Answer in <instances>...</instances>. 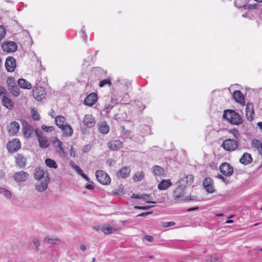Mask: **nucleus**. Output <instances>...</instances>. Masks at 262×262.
<instances>
[{"mask_svg":"<svg viewBox=\"0 0 262 262\" xmlns=\"http://www.w3.org/2000/svg\"><path fill=\"white\" fill-rule=\"evenodd\" d=\"M223 117L233 125H238L243 122V120L242 117L234 110H225L224 112Z\"/></svg>","mask_w":262,"mask_h":262,"instance_id":"1","label":"nucleus"},{"mask_svg":"<svg viewBox=\"0 0 262 262\" xmlns=\"http://www.w3.org/2000/svg\"><path fill=\"white\" fill-rule=\"evenodd\" d=\"M188 181H177L176 188L173 191V198L176 201H184L186 185Z\"/></svg>","mask_w":262,"mask_h":262,"instance_id":"2","label":"nucleus"},{"mask_svg":"<svg viewBox=\"0 0 262 262\" xmlns=\"http://www.w3.org/2000/svg\"><path fill=\"white\" fill-rule=\"evenodd\" d=\"M222 146L226 151H232L237 148L238 143L234 139H227L223 141Z\"/></svg>","mask_w":262,"mask_h":262,"instance_id":"3","label":"nucleus"},{"mask_svg":"<svg viewBox=\"0 0 262 262\" xmlns=\"http://www.w3.org/2000/svg\"><path fill=\"white\" fill-rule=\"evenodd\" d=\"M34 132L38 138L39 146L42 148H47L50 145V142L48 138L42 136V132L38 128L35 129Z\"/></svg>","mask_w":262,"mask_h":262,"instance_id":"4","label":"nucleus"},{"mask_svg":"<svg viewBox=\"0 0 262 262\" xmlns=\"http://www.w3.org/2000/svg\"><path fill=\"white\" fill-rule=\"evenodd\" d=\"M33 97L37 101H41L46 97V89L42 86H36L32 91Z\"/></svg>","mask_w":262,"mask_h":262,"instance_id":"5","label":"nucleus"},{"mask_svg":"<svg viewBox=\"0 0 262 262\" xmlns=\"http://www.w3.org/2000/svg\"><path fill=\"white\" fill-rule=\"evenodd\" d=\"M8 89L10 93L14 97L19 95V89L16 84L15 80L13 78H8L7 81Z\"/></svg>","mask_w":262,"mask_h":262,"instance_id":"6","label":"nucleus"},{"mask_svg":"<svg viewBox=\"0 0 262 262\" xmlns=\"http://www.w3.org/2000/svg\"><path fill=\"white\" fill-rule=\"evenodd\" d=\"M221 172L225 176L229 177L233 173V167L229 163H223L220 166Z\"/></svg>","mask_w":262,"mask_h":262,"instance_id":"7","label":"nucleus"},{"mask_svg":"<svg viewBox=\"0 0 262 262\" xmlns=\"http://www.w3.org/2000/svg\"><path fill=\"white\" fill-rule=\"evenodd\" d=\"M5 66L8 72H14L16 67V62L15 58L12 56L8 57L6 59Z\"/></svg>","mask_w":262,"mask_h":262,"instance_id":"8","label":"nucleus"},{"mask_svg":"<svg viewBox=\"0 0 262 262\" xmlns=\"http://www.w3.org/2000/svg\"><path fill=\"white\" fill-rule=\"evenodd\" d=\"M21 146V143L18 139H14L12 141H9L7 148L10 152H13L18 150Z\"/></svg>","mask_w":262,"mask_h":262,"instance_id":"9","label":"nucleus"},{"mask_svg":"<svg viewBox=\"0 0 262 262\" xmlns=\"http://www.w3.org/2000/svg\"><path fill=\"white\" fill-rule=\"evenodd\" d=\"M17 48L16 43L14 41L5 42L2 45L3 50L7 52H14Z\"/></svg>","mask_w":262,"mask_h":262,"instance_id":"10","label":"nucleus"},{"mask_svg":"<svg viewBox=\"0 0 262 262\" xmlns=\"http://www.w3.org/2000/svg\"><path fill=\"white\" fill-rule=\"evenodd\" d=\"M22 130L24 137L27 138H30L35 130L33 127L26 121L23 123Z\"/></svg>","mask_w":262,"mask_h":262,"instance_id":"11","label":"nucleus"},{"mask_svg":"<svg viewBox=\"0 0 262 262\" xmlns=\"http://www.w3.org/2000/svg\"><path fill=\"white\" fill-rule=\"evenodd\" d=\"M83 125L86 128H91L95 125L94 118L91 115H86L82 121Z\"/></svg>","mask_w":262,"mask_h":262,"instance_id":"12","label":"nucleus"},{"mask_svg":"<svg viewBox=\"0 0 262 262\" xmlns=\"http://www.w3.org/2000/svg\"><path fill=\"white\" fill-rule=\"evenodd\" d=\"M97 100V95L96 93H92L89 94L84 99V103L89 106L94 105Z\"/></svg>","mask_w":262,"mask_h":262,"instance_id":"13","label":"nucleus"},{"mask_svg":"<svg viewBox=\"0 0 262 262\" xmlns=\"http://www.w3.org/2000/svg\"><path fill=\"white\" fill-rule=\"evenodd\" d=\"M123 142L120 140H115L110 141L107 143L108 147L113 150H117L122 147Z\"/></svg>","mask_w":262,"mask_h":262,"instance_id":"14","label":"nucleus"},{"mask_svg":"<svg viewBox=\"0 0 262 262\" xmlns=\"http://www.w3.org/2000/svg\"><path fill=\"white\" fill-rule=\"evenodd\" d=\"M19 124L16 121L12 122L8 126V132L10 135H15L19 129Z\"/></svg>","mask_w":262,"mask_h":262,"instance_id":"15","label":"nucleus"},{"mask_svg":"<svg viewBox=\"0 0 262 262\" xmlns=\"http://www.w3.org/2000/svg\"><path fill=\"white\" fill-rule=\"evenodd\" d=\"M2 102L3 106L9 110H11L14 106L13 101L6 95L3 96V98L2 99Z\"/></svg>","mask_w":262,"mask_h":262,"instance_id":"16","label":"nucleus"},{"mask_svg":"<svg viewBox=\"0 0 262 262\" xmlns=\"http://www.w3.org/2000/svg\"><path fill=\"white\" fill-rule=\"evenodd\" d=\"M253 160L252 157L250 154L245 152L243 154L239 159V162L245 165H247L252 163Z\"/></svg>","mask_w":262,"mask_h":262,"instance_id":"17","label":"nucleus"},{"mask_svg":"<svg viewBox=\"0 0 262 262\" xmlns=\"http://www.w3.org/2000/svg\"><path fill=\"white\" fill-rule=\"evenodd\" d=\"M95 176L97 180H111V178L108 174L101 170H97Z\"/></svg>","mask_w":262,"mask_h":262,"instance_id":"18","label":"nucleus"},{"mask_svg":"<svg viewBox=\"0 0 262 262\" xmlns=\"http://www.w3.org/2000/svg\"><path fill=\"white\" fill-rule=\"evenodd\" d=\"M203 185L204 188L208 193H212L215 190L214 187L213 181H203Z\"/></svg>","mask_w":262,"mask_h":262,"instance_id":"19","label":"nucleus"},{"mask_svg":"<svg viewBox=\"0 0 262 262\" xmlns=\"http://www.w3.org/2000/svg\"><path fill=\"white\" fill-rule=\"evenodd\" d=\"M94 229L97 231L100 230L105 234H111L116 230L115 228L109 225L101 227L99 228L94 227Z\"/></svg>","mask_w":262,"mask_h":262,"instance_id":"20","label":"nucleus"},{"mask_svg":"<svg viewBox=\"0 0 262 262\" xmlns=\"http://www.w3.org/2000/svg\"><path fill=\"white\" fill-rule=\"evenodd\" d=\"M233 97L236 102L242 104H245L244 96L240 91H235L233 94Z\"/></svg>","mask_w":262,"mask_h":262,"instance_id":"21","label":"nucleus"},{"mask_svg":"<svg viewBox=\"0 0 262 262\" xmlns=\"http://www.w3.org/2000/svg\"><path fill=\"white\" fill-rule=\"evenodd\" d=\"M60 129L63 132L64 135L67 137H71L73 134V130L71 126L67 123L65 124Z\"/></svg>","mask_w":262,"mask_h":262,"instance_id":"22","label":"nucleus"},{"mask_svg":"<svg viewBox=\"0 0 262 262\" xmlns=\"http://www.w3.org/2000/svg\"><path fill=\"white\" fill-rule=\"evenodd\" d=\"M29 178V174L24 171L16 172L14 176V180H26Z\"/></svg>","mask_w":262,"mask_h":262,"instance_id":"23","label":"nucleus"},{"mask_svg":"<svg viewBox=\"0 0 262 262\" xmlns=\"http://www.w3.org/2000/svg\"><path fill=\"white\" fill-rule=\"evenodd\" d=\"M48 185V181H38L35 185V188L38 191L42 192L47 188Z\"/></svg>","mask_w":262,"mask_h":262,"instance_id":"24","label":"nucleus"},{"mask_svg":"<svg viewBox=\"0 0 262 262\" xmlns=\"http://www.w3.org/2000/svg\"><path fill=\"white\" fill-rule=\"evenodd\" d=\"M130 172V168L128 167H124L121 169L117 173V176L121 178H126L129 174Z\"/></svg>","mask_w":262,"mask_h":262,"instance_id":"25","label":"nucleus"},{"mask_svg":"<svg viewBox=\"0 0 262 262\" xmlns=\"http://www.w3.org/2000/svg\"><path fill=\"white\" fill-rule=\"evenodd\" d=\"M238 1H239V0H235V3H234L235 6L237 8H243L244 9H256V8H257V4L248 5L246 4V1L244 2V4L243 5H238Z\"/></svg>","mask_w":262,"mask_h":262,"instance_id":"26","label":"nucleus"},{"mask_svg":"<svg viewBox=\"0 0 262 262\" xmlns=\"http://www.w3.org/2000/svg\"><path fill=\"white\" fill-rule=\"evenodd\" d=\"M55 121L56 125L60 128L65 125L66 123V119L65 118L61 115H59L55 118Z\"/></svg>","mask_w":262,"mask_h":262,"instance_id":"27","label":"nucleus"},{"mask_svg":"<svg viewBox=\"0 0 262 262\" xmlns=\"http://www.w3.org/2000/svg\"><path fill=\"white\" fill-rule=\"evenodd\" d=\"M17 164L21 167H24L26 165V159L21 154H17L16 157Z\"/></svg>","mask_w":262,"mask_h":262,"instance_id":"28","label":"nucleus"},{"mask_svg":"<svg viewBox=\"0 0 262 262\" xmlns=\"http://www.w3.org/2000/svg\"><path fill=\"white\" fill-rule=\"evenodd\" d=\"M18 85L23 89H31L32 85L30 82L27 81L25 79H19L18 80Z\"/></svg>","mask_w":262,"mask_h":262,"instance_id":"29","label":"nucleus"},{"mask_svg":"<svg viewBox=\"0 0 262 262\" xmlns=\"http://www.w3.org/2000/svg\"><path fill=\"white\" fill-rule=\"evenodd\" d=\"M45 175L44 171L40 167L35 168L34 172L35 179L36 180H40Z\"/></svg>","mask_w":262,"mask_h":262,"instance_id":"30","label":"nucleus"},{"mask_svg":"<svg viewBox=\"0 0 262 262\" xmlns=\"http://www.w3.org/2000/svg\"><path fill=\"white\" fill-rule=\"evenodd\" d=\"M172 185L171 181H161L158 184V188L160 190H166Z\"/></svg>","mask_w":262,"mask_h":262,"instance_id":"31","label":"nucleus"},{"mask_svg":"<svg viewBox=\"0 0 262 262\" xmlns=\"http://www.w3.org/2000/svg\"><path fill=\"white\" fill-rule=\"evenodd\" d=\"M45 242L48 244H59L60 243V240L56 237H46L45 238Z\"/></svg>","mask_w":262,"mask_h":262,"instance_id":"32","label":"nucleus"},{"mask_svg":"<svg viewBox=\"0 0 262 262\" xmlns=\"http://www.w3.org/2000/svg\"><path fill=\"white\" fill-rule=\"evenodd\" d=\"M99 130L103 134H106L110 130V127L105 122H102L100 124Z\"/></svg>","mask_w":262,"mask_h":262,"instance_id":"33","label":"nucleus"},{"mask_svg":"<svg viewBox=\"0 0 262 262\" xmlns=\"http://www.w3.org/2000/svg\"><path fill=\"white\" fill-rule=\"evenodd\" d=\"M0 194H3L7 199H10L12 196L11 192L9 190L2 187H0Z\"/></svg>","mask_w":262,"mask_h":262,"instance_id":"34","label":"nucleus"},{"mask_svg":"<svg viewBox=\"0 0 262 262\" xmlns=\"http://www.w3.org/2000/svg\"><path fill=\"white\" fill-rule=\"evenodd\" d=\"M46 165L50 168H56L57 165L55 161L51 159H47L45 161Z\"/></svg>","mask_w":262,"mask_h":262,"instance_id":"35","label":"nucleus"},{"mask_svg":"<svg viewBox=\"0 0 262 262\" xmlns=\"http://www.w3.org/2000/svg\"><path fill=\"white\" fill-rule=\"evenodd\" d=\"M113 192L116 195H121L125 193V190H124L123 186L121 185L114 189Z\"/></svg>","mask_w":262,"mask_h":262,"instance_id":"36","label":"nucleus"},{"mask_svg":"<svg viewBox=\"0 0 262 262\" xmlns=\"http://www.w3.org/2000/svg\"><path fill=\"white\" fill-rule=\"evenodd\" d=\"M154 173L157 176H160L164 173V169L160 166H155L153 167Z\"/></svg>","mask_w":262,"mask_h":262,"instance_id":"37","label":"nucleus"},{"mask_svg":"<svg viewBox=\"0 0 262 262\" xmlns=\"http://www.w3.org/2000/svg\"><path fill=\"white\" fill-rule=\"evenodd\" d=\"M229 132L233 135L235 140H236L237 141L240 140V134L237 129L233 128L230 129Z\"/></svg>","mask_w":262,"mask_h":262,"instance_id":"38","label":"nucleus"},{"mask_svg":"<svg viewBox=\"0 0 262 262\" xmlns=\"http://www.w3.org/2000/svg\"><path fill=\"white\" fill-rule=\"evenodd\" d=\"M142 129L141 130V133L143 135H145L146 134H149L150 132V128L149 126L146 125H144L141 126Z\"/></svg>","mask_w":262,"mask_h":262,"instance_id":"39","label":"nucleus"},{"mask_svg":"<svg viewBox=\"0 0 262 262\" xmlns=\"http://www.w3.org/2000/svg\"><path fill=\"white\" fill-rule=\"evenodd\" d=\"M144 178V174L142 171L137 172L133 177L134 180H141Z\"/></svg>","mask_w":262,"mask_h":262,"instance_id":"40","label":"nucleus"},{"mask_svg":"<svg viewBox=\"0 0 262 262\" xmlns=\"http://www.w3.org/2000/svg\"><path fill=\"white\" fill-rule=\"evenodd\" d=\"M32 117L36 121H38L40 119V116L38 112L34 109L32 110Z\"/></svg>","mask_w":262,"mask_h":262,"instance_id":"41","label":"nucleus"},{"mask_svg":"<svg viewBox=\"0 0 262 262\" xmlns=\"http://www.w3.org/2000/svg\"><path fill=\"white\" fill-rule=\"evenodd\" d=\"M105 85H111V81L110 79H105L100 81L99 82V86L100 87H103L105 86Z\"/></svg>","mask_w":262,"mask_h":262,"instance_id":"42","label":"nucleus"},{"mask_svg":"<svg viewBox=\"0 0 262 262\" xmlns=\"http://www.w3.org/2000/svg\"><path fill=\"white\" fill-rule=\"evenodd\" d=\"M150 196L147 194H141V199L146 201V203L150 204H155V202L149 201V200H150Z\"/></svg>","mask_w":262,"mask_h":262,"instance_id":"43","label":"nucleus"},{"mask_svg":"<svg viewBox=\"0 0 262 262\" xmlns=\"http://www.w3.org/2000/svg\"><path fill=\"white\" fill-rule=\"evenodd\" d=\"M53 144L55 147L56 148H59L63 146L62 142L57 138H56L54 140Z\"/></svg>","mask_w":262,"mask_h":262,"instance_id":"44","label":"nucleus"},{"mask_svg":"<svg viewBox=\"0 0 262 262\" xmlns=\"http://www.w3.org/2000/svg\"><path fill=\"white\" fill-rule=\"evenodd\" d=\"M253 115H254V111L253 110L247 111L246 116H247V119L248 120H249V121L253 120V119L254 118Z\"/></svg>","mask_w":262,"mask_h":262,"instance_id":"45","label":"nucleus"},{"mask_svg":"<svg viewBox=\"0 0 262 262\" xmlns=\"http://www.w3.org/2000/svg\"><path fill=\"white\" fill-rule=\"evenodd\" d=\"M122 101V100H120V99L119 98H118L115 96L112 97L111 102L112 104H113V105H115L118 104L119 103H122L121 102Z\"/></svg>","mask_w":262,"mask_h":262,"instance_id":"46","label":"nucleus"},{"mask_svg":"<svg viewBox=\"0 0 262 262\" xmlns=\"http://www.w3.org/2000/svg\"><path fill=\"white\" fill-rule=\"evenodd\" d=\"M41 128L43 130L46 132H50L54 130V128L53 126H47L46 125H42L41 126Z\"/></svg>","mask_w":262,"mask_h":262,"instance_id":"47","label":"nucleus"},{"mask_svg":"<svg viewBox=\"0 0 262 262\" xmlns=\"http://www.w3.org/2000/svg\"><path fill=\"white\" fill-rule=\"evenodd\" d=\"M6 35V31L4 27L0 26V41H1Z\"/></svg>","mask_w":262,"mask_h":262,"instance_id":"48","label":"nucleus"},{"mask_svg":"<svg viewBox=\"0 0 262 262\" xmlns=\"http://www.w3.org/2000/svg\"><path fill=\"white\" fill-rule=\"evenodd\" d=\"M184 201H197L198 200V198H197L196 196H194V195L188 196V195H187V196H185V199H184Z\"/></svg>","mask_w":262,"mask_h":262,"instance_id":"49","label":"nucleus"},{"mask_svg":"<svg viewBox=\"0 0 262 262\" xmlns=\"http://www.w3.org/2000/svg\"><path fill=\"white\" fill-rule=\"evenodd\" d=\"M91 148H92V146L91 145H89V144L86 145L82 148V151H83V152H84V153L88 152L89 151H90Z\"/></svg>","mask_w":262,"mask_h":262,"instance_id":"50","label":"nucleus"},{"mask_svg":"<svg viewBox=\"0 0 262 262\" xmlns=\"http://www.w3.org/2000/svg\"><path fill=\"white\" fill-rule=\"evenodd\" d=\"M113 104L111 103L110 104H105L104 106V111H105L106 112H108L114 106Z\"/></svg>","mask_w":262,"mask_h":262,"instance_id":"51","label":"nucleus"},{"mask_svg":"<svg viewBox=\"0 0 262 262\" xmlns=\"http://www.w3.org/2000/svg\"><path fill=\"white\" fill-rule=\"evenodd\" d=\"M207 262H221L220 258L215 257H211L207 260Z\"/></svg>","mask_w":262,"mask_h":262,"instance_id":"52","label":"nucleus"},{"mask_svg":"<svg viewBox=\"0 0 262 262\" xmlns=\"http://www.w3.org/2000/svg\"><path fill=\"white\" fill-rule=\"evenodd\" d=\"M7 91L6 89L2 85H0V96H3L7 95Z\"/></svg>","mask_w":262,"mask_h":262,"instance_id":"53","label":"nucleus"},{"mask_svg":"<svg viewBox=\"0 0 262 262\" xmlns=\"http://www.w3.org/2000/svg\"><path fill=\"white\" fill-rule=\"evenodd\" d=\"M85 188L89 190H93L95 188L94 184L92 182L91 184H86L85 186Z\"/></svg>","mask_w":262,"mask_h":262,"instance_id":"54","label":"nucleus"},{"mask_svg":"<svg viewBox=\"0 0 262 262\" xmlns=\"http://www.w3.org/2000/svg\"><path fill=\"white\" fill-rule=\"evenodd\" d=\"M84 26L82 27V29H81V32H82V38H83V40H84L85 42H86V38H87V35L85 33V31H84L83 29L84 28Z\"/></svg>","mask_w":262,"mask_h":262,"instance_id":"55","label":"nucleus"},{"mask_svg":"<svg viewBox=\"0 0 262 262\" xmlns=\"http://www.w3.org/2000/svg\"><path fill=\"white\" fill-rule=\"evenodd\" d=\"M74 168L79 174H81L82 173V170L78 166L75 165Z\"/></svg>","mask_w":262,"mask_h":262,"instance_id":"56","label":"nucleus"},{"mask_svg":"<svg viewBox=\"0 0 262 262\" xmlns=\"http://www.w3.org/2000/svg\"><path fill=\"white\" fill-rule=\"evenodd\" d=\"M144 238L149 242H151L153 241V237L150 235H145Z\"/></svg>","mask_w":262,"mask_h":262,"instance_id":"57","label":"nucleus"},{"mask_svg":"<svg viewBox=\"0 0 262 262\" xmlns=\"http://www.w3.org/2000/svg\"><path fill=\"white\" fill-rule=\"evenodd\" d=\"M122 132L126 136H129L130 134V132L129 130H125L124 127L123 126L121 127Z\"/></svg>","mask_w":262,"mask_h":262,"instance_id":"58","label":"nucleus"},{"mask_svg":"<svg viewBox=\"0 0 262 262\" xmlns=\"http://www.w3.org/2000/svg\"><path fill=\"white\" fill-rule=\"evenodd\" d=\"M151 213V212H145L138 214L137 216L144 217Z\"/></svg>","mask_w":262,"mask_h":262,"instance_id":"59","label":"nucleus"},{"mask_svg":"<svg viewBox=\"0 0 262 262\" xmlns=\"http://www.w3.org/2000/svg\"><path fill=\"white\" fill-rule=\"evenodd\" d=\"M175 224L174 222H166L164 224V226L165 227H170L172 226H173Z\"/></svg>","mask_w":262,"mask_h":262,"instance_id":"60","label":"nucleus"},{"mask_svg":"<svg viewBox=\"0 0 262 262\" xmlns=\"http://www.w3.org/2000/svg\"><path fill=\"white\" fill-rule=\"evenodd\" d=\"M57 151L60 156L64 155V150L63 146L61 147L60 148H59Z\"/></svg>","mask_w":262,"mask_h":262,"instance_id":"61","label":"nucleus"},{"mask_svg":"<svg viewBox=\"0 0 262 262\" xmlns=\"http://www.w3.org/2000/svg\"><path fill=\"white\" fill-rule=\"evenodd\" d=\"M70 156L72 157H75L76 153L75 151L74 150L73 146L71 147V149L70 150Z\"/></svg>","mask_w":262,"mask_h":262,"instance_id":"62","label":"nucleus"},{"mask_svg":"<svg viewBox=\"0 0 262 262\" xmlns=\"http://www.w3.org/2000/svg\"><path fill=\"white\" fill-rule=\"evenodd\" d=\"M131 198L133 199H141V194L133 193L131 195Z\"/></svg>","mask_w":262,"mask_h":262,"instance_id":"63","label":"nucleus"},{"mask_svg":"<svg viewBox=\"0 0 262 262\" xmlns=\"http://www.w3.org/2000/svg\"><path fill=\"white\" fill-rule=\"evenodd\" d=\"M253 104H252L248 103L247 106H246V112L247 111L253 110Z\"/></svg>","mask_w":262,"mask_h":262,"instance_id":"64","label":"nucleus"}]
</instances>
